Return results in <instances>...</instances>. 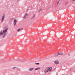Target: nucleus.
Here are the masks:
<instances>
[{"label":"nucleus","instance_id":"obj_24","mask_svg":"<svg viewBox=\"0 0 75 75\" xmlns=\"http://www.w3.org/2000/svg\"><path fill=\"white\" fill-rule=\"evenodd\" d=\"M69 71H70V72H71V70H69Z\"/></svg>","mask_w":75,"mask_h":75},{"label":"nucleus","instance_id":"obj_16","mask_svg":"<svg viewBox=\"0 0 75 75\" xmlns=\"http://www.w3.org/2000/svg\"><path fill=\"white\" fill-rule=\"evenodd\" d=\"M15 68H17L16 67H14L12 68V69H15Z\"/></svg>","mask_w":75,"mask_h":75},{"label":"nucleus","instance_id":"obj_13","mask_svg":"<svg viewBox=\"0 0 75 75\" xmlns=\"http://www.w3.org/2000/svg\"><path fill=\"white\" fill-rule=\"evenodd\" d=\"M42 10V8H40L39 9V11H41Z\"/></svg>","mask_w":75,"mask_h":75},{"label":"nucleus","instance_id":"obj_21","mask_svg":"<svg viewBox=\"0 0 75 75\" xmlns=\"http://www.w3.org/2000/svg\"><path fill=\"white\" fill-rule=\"evenodd\" d=\"M59 3V2H57V4H58Z\"/></svg>","mask_w":75,"mask_h":75},{"label":"nucleus","instance_id":"obj_9","mask_svg":"<svg viewBox=\"0 0 75 75\" xmlns=\"http://www.w3.org/2000/svg\"><path fill=\"white\" fill-rule=\"evenodd\" d=\"M33 16L32 17V19H33V18L35 17V14H33Z\"/></svg>","mask_w":75,"mask_h":75},{"label":"nucleus","instance_id":"obj_14","mask_svg":"<svg viewBox=\"0 0 75 75\" xmlns=\"http://www.w3.org/2000/svg\"><path fill=\"white\" fill-rule=\"evenodd\" d=\"M35 64H36V65H39V64H40V63H35Z\"/></svg>","mask_w":75,"mask_h":75},{"label":"nucleus","instance_id":"obj_19","mask_svg":"<svg viewBox=\"0 0 75 75\" xmlns=\"http://www.w3.org/2000/svg\"><path fill=\"white\" fill-rule=\"evenodd\" d=\"M17 69H18L19 71H20V69L18 68H17Z\"/></svg>","mask_w":75,"mask_h":75},{"label":"nucleus","instance_id":"obj_11","mask_svg":"<svg viewBox=\"0 0 75 75\" xmlns=\"http://www.w3.org/2000/svg\"><path fill=\"white\" fill-rule=\"evenodd\" d=\"M58 55H59L58 54H55L54 56H55V57H57Z\"/></svg>","mask_w":75,"mask_h":75},{"label":"nucleus","instance_id":"obj_20","mask_svg":"<svg viewBox=\"0 0 75 75\" xmlns=\"http://www.w3.org/2000/svg\"><path fill=\"white\" fill-rule=\"evenodd\" d=\"M75 1V0H72V1Z\"/></svg>","mask_w":75,"mask_h":75},{"label":"nucleus","instance_id":"obj_2","mask_svg":"<svg viewBox=\"0 0 75 75\" xmlns=\"http://www.w3.org/2000/svg\"><path fill=\"white\" fill-rule=\"evenodd\" d=\"M52 68L51 67H47L44 70V72L45 73H47L48 72H51L52 71Z\"/></svg>","mask_w":75,"mask_h":75},{"label":"nucleus","instance_id":"obj_7","mask_svg":"<svg viewBox=\"0 0 75 75\" xmlns=\"http://www.w3.org/2000/svg\"><path fill=\"white\" fill-rule=\"evenodd\" d=\"M23 30V28H20L17 30V31L18 32H19L20 31V30Z\"/></svg>","mask_w":75,"mask_h":75},{"label":"nucleus","instance_id":"obj_25","mask_svg":"<svg viewBox=\"0 0 75 75\" xmlns=\"http://www.w3.org/2000/svg\"><path fill=\"white\" fill-rule=\"evenodd\" d=\"M0 16H1V15H0Z\"/></svg>","mask_w":75,"mask_h":75},{"label":"nucleus","instance_id":"obj_5","mask_svg":"<svg viewBox=\"0 0 75 75\" xmlns=\"http://www.w3.org/2000/svg\"><path fill=\"white\" fill-rule=\"evenodd\" d=\"M5 14H3L2 17V19H4V18H5Z\"/></svg>","mask_w":75,"mask_h":75},{"label":"nucleus","instance_id":"obj_6","mask_svg":"<svg viewBox=\"0 0 75 75\" xmlns=\"http://www.w3.org/2000/svg\"><path fill=\"white\" fill-rule=\"evenodd\" d=\"M59 55H63V53H58Z\"/></svg>","mask_w":75,"mask_h":75},{"label":"nucleus","instance_id":"obj_10","mask_svg":"<svg viewBox=\"0 0 75 75\" xmlns=\"http://www.w3.org/2000/svg\"><path fill=\"white\" fill-rule=\"evenodd\" d=\"M33 69V68H30L29 69V70H30V71H32Z\"/></svg>","mask_w":75,"mask_h":75},{"label":"nucleus","instance_id":"obj_17","mask_svg":"<svg viewBox=\"0 0 75 75\" xmlns=\"http://www.w3.org/2000/svg\"><path fill=\"white\" fill-rule=\"evenodd\" d=\"M68 2H67L65 4V5H67V4H68Z\"/></svg>","mask_w":75,"mask_h":75},{"label":"nucleus","instance_id":"obj_3","mask_svg":"<svg viewBox=\"0 0 75 75\" xmlns=\"http://www.w3.org/2000/svg\"><path fill=\"white\" fill-rule=\"evenodd\" d=\"M54 63L56 65H58V64H59V61L58 60L55 61L54 62Z\"/></svg>","mask_w":75,"mask_h":75},{"label":"nucleus","instance_id":"obj_8","mask_svg":"<svg viewBox=\"0 0 75 75\" xmlns=\"http://www.w3.org/2000/svg\"><path fill=\"white\" fill-rule=\"evenodd\" d=\"M40 69V68L38 67V68H36L35 69V71H36V70H38V69Z\"/></svg>","mask_w":75,"mask_h":75},{"label":"nucleus","instance_id":"obj_23","mask_svg":"<svg viewBox=\"0 0 75 75\" xmlns=\"http://www.w3.org/2000/svg\"><path fill=\"white\" fill-rule=\"evenodd\" d=\"M70 70H71V69H70Z\"/></svg>","mask_w":75,"mask_h":75},{"label":"nucleus","instance_id":"obj_12","mask_svg":"<svg viewBox=\"0 0 75 75\" xmlns=\"http://www.w3.org/2000/svg\"><path fill=\"white\" fill-rule=\"evenodd\" d=\"M29 16V15L28 13H26L25 14V16Z\"/></svg>","mask_w":75,"mask_h":75},{"label":"nucleus","instance_id":"obj_22","mask_svg":"<svg viewBox=\"0 0 75 75\" xmlns=\"http://www.w3.org/2000/svg\"><path fill=\"white\" fill-rule=\"evenodd\" d=\"M68 55H69V56H70V54H69Z\"/></svg>","mask_w":75,"mask_h":75},{"label":"nucleus","instance_id":"obj_15","mask_svg":"<svg viewBox=\"0 0 75 75\" xmlns=\"http://www.w3.org/2000/svg\"><path fill=\"white\" fill-rule=\"evenodd\" d=\"M1 21L2 22H3L4 21V19H1Z\"/></svg>","mask_w":75,"mask_h":75},{"label":"nucleus","instance_id":"obj_4","mask_svg":"<svg viewBox=\"0 0 75 75\" xmlns=\"http://www.w3.org/2000/svg\"><path fill=\"white\" fill-rule=\"evenodd\" d=\"M16 23H17V20L15 19L13 22V24H14V25H16Z\"/></svg>","mask_w":75,"mask_h":75},{"label":"nucleus","instance_id":"obj_1","mask_svg":"<svg viewBox=\"0 0 75 75\" xmlns=\"http://www.w3.org/2000/svg\"><path fill=\"white\" fill-rule=\"evenodd\" d=\"M5 30H4L2 31H1L0 32V36L2 35V37L3 38H5L6 36V33L7 32V30H8V28H5Z\"/></svg>","mask_w":75,"mask_h":75},{"label":"nucleus","instance_id":"obj_18","mask_svg":"<svg viewBox=\"0 0 75 75\" xmlns=\"http://www.w3.org/2000/svg\"><path fill=\"white\" fill-rule=\"evenodd\" d=\"M23 18L25 19V16H24V17H23Z\"/></svg>","mask_w":75,"mask_h":75}]
</instances>
